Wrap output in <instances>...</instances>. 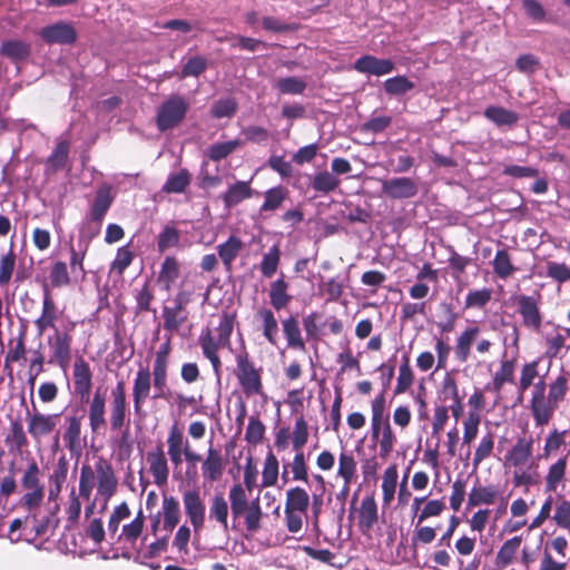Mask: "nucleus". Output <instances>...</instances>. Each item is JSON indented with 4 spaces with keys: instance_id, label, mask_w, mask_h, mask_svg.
<instances>
[{
    "instance_id": "obj_19",
    "label": "nucleus",
    "mask_w": 570,
    "mask_h": 570,
    "mask_svg": "<svg viewBox=\"0 0 570 570\" xmlns=\"http://www.w3.org/2000/svg\"><path fill=\"white\" fill-rule=\"evenodd\" d=\"M75 393L81 401H88L92 389V372L83 357H78L73 364Z\"/></svg>"
},
{
    "instance_id": "obj_12",
    "label": "nucleus",
    "mask_w": 570,
    "mask_h": 570,
    "mask_svg": "<svg viewBox=\"0 0 570 570\" xmlns=\"http://www.w3.org/2000/svg\"><path fill=\"white\" fill-rule=\"evenodd\" d=\"M59 414H45L35 411L32 414H27V431L36 443H40L42 438L51 434L59 420Z\"/></svg>"
},
{
    "instance_id": "obj_52",
    "label": "nucleus",
    "mask_w": 570,
    "mask_h": 570,
    "mask_svg": "<svg viewBox=\"0 0 570 570\" xmlns=\"http://www.w3.org/2000/svg\"><path fill=\"white\" fill-rule=\"evenodd\" d=\"M282 252L278 245H273L267 253L263 255L259 264V271L264 277H273L279 266Z\"/></svg>"
},
{
    "instance_id": "obj_15",
    "label": "nucleus",
    "mask_w": 570,
    "mask_h": 570,
    "mask_svg": "<svg viewBox=\"0 0 570 570\" xmlns=\"http://www.w3.org/2000/svg\"><path fill=\"white\" fill-rule=\"evenodd\" d=\"M42 40L49 45H72L77 40V31L70 22L58 21L42 28L39 32Z\"/></svg>"
},
{
    "instance_id": "obj_18",
    "label": "nucleus",
    "mask_w": 570,
    "mask_h": 570,
    "mask_svg": "<svg viewBox=\"0 0 570 570\" xmlns=\"http://www.w3.org/2000/svg\"><path fill=\"white\" fill-rule=\"evenodd\" d=\"M88 421L91 433H99L106 426V394L97 389L88 401Z\"/></svg>"
},
{
    "instance_id": "obj_16",
    "label": "nucleus",
    "mask_w": 570,
    "mask_h": 570,
    "mask_svg": "<svg viewBox=\"0 0 570 570\" xmlns=\"http://www.w3.org/2000/svg\"><path fill=\"white\" fill-rule=\"evenodd\" d=\"M382 193L392 199H406L415 197L419 187L410 177H394L383 180Z\"/></svg>"
},
{
    "instance_id": "obj_2",
    "label": "nucleus",
    "mask_w": 570,
    "mask_h": 570,
    "mask_svg": "<svg viewBox=\"0 0 570 570\" xmlns=\"http://www.w3.org/2000/svg\"><path fill=\"white\" fill-rule=\"evenodd\" d=\"M248 494L243 485L237 482L228 491V501L234 522L243 519L245 529L255 533L262 528L263 510L259 498L249 500Z\"/></svg>"
},
{
    "instance_id": "obj_44",
    "label": "nucleus",
    "mask_w": 570,
    "mask_h": 570,
    "mask_svg": "<svg viewBox=\"0 0 570 570\" xmlns=\"http://www.w3.org/2000/svg\"><path fill=\"white\" fill-rule=\"evenodd\" d=\"M309 505V495L301 487H294L286 491L285 509L306 513Z\"/></svg>"
},
{
    "instance_id": "obj_24",
    "label": "nucleus",
    "mask_w": 570,
    "mask_h": 570,
    "mask_svg": "<svg viewBox=\"0 0 570 570\" xmlns=\"http://www.w3.org/2000/svg\"><path fill=\"white\" fill-rule=\"evenodd\" d=\"M288 289L289 284L285 279V274L281 273L279 277L269 285L268 296L273 308L281 311L291 303L293 296L288 293Z\"/></svg>"
},
{
    "instance_id": "obj_31",
    "label": "nucleus",
    "mask_w": 570,
    "mask_h": 570,
    "mask_svg": "<svg viewBox=\"0 0 570 570\" xmlns=\"http://www.w3.org/2000/svg\"><path fill=\"white\" fill-rule=\"evenodd\" d=\"M500 497V490L497 485H479L474 487L468 498L469 507H479L482 504H494Z\"/></svg>"
},
{
    "instance_id": "obj_14",
    "label": "nucleus",
    "mask_w": 570,
    "mask_h": 570,
    "mask_svg": "<svg viewBox=\"0 0 570 570\" xmlns=\"http://www.w3.org/2000/svg\"><path fill=\"white\" fill-rule=\"evenodd\" d=\"M153 383V372L148 367H141L137 371L132 385L134 412L137 416H142V409L146 400L149 397Z\"/></svg>"
},
{
    "instance_id": "obj_46",
    "label": "nucleus",
    "mask_w": 570,
    "mask_h": 570,
    "mask_svg": "<svg viewBox=\"0 0 570 570\" xmlns=\"http://www.w3.org/2000/svg\"><path fill=\"white\" fill-rule=\"evenodd\" d=\"M492 267L494 274L501 279L509 278L517 271V267L513 265L512 258L505 248L497 250L492 261Z\"/></svg>"
},
{
    "instance_id": "obj_17",
    "label": "nucleus",
    "mask_w": 570,
    "mask_h": 570,
    "mask_svg": "<svg viewBox=\"0 0 570 570\" xmlns=\"http://www.w3.org/2000/svg\"><path fill=\"white\" fill-rule=\"evenodd\" d=\"M353 68L367 76L382 77L391 73L395 65L391 59H382L372 55H364L355 60Z\"/></svg>"
},
{
    "instance_id": "obj_28",
    "label": "nucleus",
    "mask_w": 570,
    "mask_h": 570,
    "mask_svg": "<svg viewBox=\"0 0 570 570\" xmlns=\"http://www.w3.org/2000/svg\"><path fill=\"white\" fill-rule=\"evenodd\" d=\"M372 419H371V434L373 440H379L386 421H390L389 415H385V396L384 392L379 394L371 404Z\"/></svg>"
},
{
    "instance_id": "obj_9",
    "label": "nucleus",
    "mask_w": 570,
    "mask_h": 570,
    "mask_svg": "<svg viewBox=\"0 0 570 570\" xmlns=\"http://www.w3.org/2000/svg\"><path fill=\"white\" fill-rule=\"evenodd\" d=\"M48 344L51 352L49 363L66 370L71 360L72 335L68 331L56 330Z\"/></svg>"
},
{
    "instance_id": "obj_26",
    "label": "nucleus",
    "mask_w": 570,
    "mask_h": 570,
    "mask_svg": "<svg viewBox=\"0 0 570 570\" xmlns=\"http://www.w3.org/2000/svg\"><path fill=\"white\" fill-rule=\"evenodd\" d=\"M479 334H480L479 326L473 325V326H468L456 337L454 353H455V357L459 362L464 363L470 358L472 344L475 342Z\"/></svg>"
},
{
    "instance_id": "obj_38",
    "label": "nucleus",
    "mask_w": 570,
    "mask_h": 570,
    "mask_svg": "<svg viewBox=\"0 0 570 570\" xmlns=\"http://www.w3.org/2000/svg\"><path fill=\"white\" fill-rule=\"evenodd\" d=\"M289 190L283 186L278 185L267 189L264 193V202L259 208L261 213H269L279 209L283 206V203L288 199Z\"/></svg>"
},
{
    "instance_id": "obj_5",
    "label": "nucleus",
    "mask_w": 570,
    "mask_h": 570,
    "mask_svg": "<svg viewBox=\"0 0 570 570\" xmlns=\"http://www.w3.org/2000/svg\"><path fill=\"white\" fill-rule=\"evenodd\" d=\"M171 350V336L169 335L155 353L153 364V385L157 392L155 399H168V370Z\"/></svg>"
},
{
    "instance_id": "obj_42",
    "label": "nucleus",
    "mask_w": 570,
    "mask_h": 570,
    "mask_svg": "<svg viewBox=\"0 0 570 570\" xmlns=\"http://www.w3.org/2000/svg\"><path fill=\"white\" fill-rule=\"evenodd\" d=\"M521 542L522 538L520 535H517L507 540L501 546L495 557V566L499 569H504L514 561Z\"/></svg>"
},
{
    "instance_id": "obj_40",
    "label": "nucleus",
    "mask_w": 570,
    "mask_h": 570,
    "mask_svg": "<svg viewBox=\"0 0 570 570\" xmlns=\"http://www.w3.org/2000/svg\"><path fill=\"white\" fill-rule=\"evenodd\" d=\"M357 462L352 451L343 450L338 455L337 476L346 483L356 480Z\"/></svg>"
},
{
    "instance_id": "obj_37",
    "label": "nucleus",
    "mask_w": 570,
    "mask_h": 570,
    "mask_svg": "<svg viewBox=\"0 0 570 570\" xmlns=\"http://www.w3.org/2000/svg\"><path fill=\"white\" fill-rule=\"evenodd\" d=\"M515 360H503L487 389L499 394L505 383L514 382Z\"/></svg>"
},
{
    "instance_id": "obj_20",
    "label": "nucleus",
    "mask_w": 570,
    "mask_h": 570,
    "mask_svg": "<svg viewBox=\"0 0 570 570\" xmlns=\"http://www.w3.org/2000/svg\"><path fill=\"white\" fill-rule=\"evenodd\" d=\"M58 320V308L57 304L47 286L43 289V299H42V311L41 315L35 321V325L39 332L42 334L48 328L58 330L56 326V322Z\"/></svg>"
},
{
    "instance_id": "obj_21",
    "label": "nucleus",
    "mask_w": 570,
    "mask_h": 570,
    "mask_svg": "<svg viewBox=\"0 0 570 570\" xmlns=\"http://www.w3.org/2000/svg\"><path fill=\"white\" fill-rule=\"evenodd\" d=\"M69 471V460L65 454L60 455L53 465L52 472L49 474L48 499L56 501L67 481Z\"/></svg>"
},
{
    "instance_id": "obj_39",
    "label": "nucleus",
    "mask_w": 570,
    "mask_h": 570,
    "mask_svg": "<svg viewBox=\"0 0 570 570\" xmlns=\"http://www.w3.org/2000/svg\"><path fill=\"white\" fill-rule=\"evenodd\" d=\"M30 51V45L22 40H7L0 46V55L14 62L26 60L29 57Z\"/></svg>"
},
{
    "instance_id": "obj_27",
    "label": "nucleus",
    "mask_w": 570,
    "mask_h": 570,
    "mask_svg": "<svg viewBox=\"0 0 570 570\" xmlns=\"http://www.w3.org/2000/svg\"><path fill=\"white\" fill-rule=\"evenodd\" d=\"M180 275V264L174 256H166L160 265L157 282L169 292Z\"/></svg>"
},
{
    "instance_id": "obj_36",
    "label": "nucleus",
    "mask_w": 570,
    "mask_h": 570,
    "mask_svg": "<svg viewBox=\"0 0 570 570\" xmlns=\"http://www.w3.org/2000/svg\"><path fill=\"white\" fill-rule=\"evenodd\" d=\"M6 444L11 451H22L29 445L27 434L20 417L10 421L9 432L4 439Z\"/></svg>"
},
{
    "instance_id": "obj_47",
    "label": "nucleus",
    "mask_w": 570,
    "mask_h": 570,
    "mask_svg": "<svg viewBox=\"0 0 570 570\" xmlns=\"http://www.w3.org/2000/svg\"><path fill=\"white\" fill-rule=\"evenodd\" d=\"M567 456L560 458L551 464L546 475V491H557L559 484L566 479Z\"/></svg>"
},
{
    "instance_id": "obj_53",
    "label": "nucleus",
    "mask_w": 570,
    "mask_h": 570,
    "mask_svg": "<svg viewBox=\"0 0 570 570\" xmlns=\"http://www.w3.org/2000/svg\"><path fill=\"white\" fill-rule=\"evenodd\" d=\"M279 473V462L276 455L269 451L266 454L264 461V468L262 472V487L268 488L274 487L277 483Z\"/></svg>"
},
{
    "instance_id": "obj_54",
    "label": "nucleus",
    "mask_w": 570,
    "mask_h": 570,
    "mask_svg": "<svg viewBox=\"0 0 570 570\" xmlns=\"http://www.w3.org/2000/svg\"><path fill=\"white\" fill-rule=\"evenodd\" d=\"M66 423H67V426L63 432V441L66 443V446L70 451H72L80 445L81 417L67 416Z\"/></svg>"
},
{
    "instance_id": "obj_29",
    "label": "nucleus",
    "mask_w": 570,
    "mask_h": 570,
    "mask_svg": "<svg viewBox=\"0 0 570 570\" xmlns=\"http://www.w3.org/2000/svg\"><path fill=\"white\" fill-rule=\"evenodd\" d=\"M243 249V242L240 238L232 235L228 239L217 246V254L222 259L225 271L230 273L233 271V263Z\"/></svg>"
},
{
    "instance_id": "obj_4",
    "label": "nucleus",
    "mask_w": 570,
    "mask_h": 570,
    "mask_svg": "<svg viewBox=\"0 0 570 570\" xmlns=\"http://www.w3.org/2000/svg\"><path fill=\"white\" fill-rule=\"evenodd\" d=\"M40 475V468L32 459L23 470L20 480V485L26 491L21 498V504L29 511L39 508L45 498V485Z\"/></svg>"
},
{
    "instance_id": "obj_55",
    "label": "nucleus",
    "mask_w": 570,
    "mask_h": 570,
    "mask_svg": "<svg viewBox=\"0 0 570 570\" xmlns=\"http://www.w3.org/2000/svg\"><path fill=\"white\" fill-rule=\"evenodd\" d=\"M145 528V515L144 511L140 509L135 519L125 524L121 530V534L119 535V540L124 539L126 542L135 543L138 538L141 535Z\"/></svg>"
},
{
    "instance_id": "obj_25",
    "label": "nucleus",
    "mask_w": 570,
    "mask_h": 570,
    "mask_svg": "<svg viewBox=\"0 0 570 570\" xmlns=\"http://www.w3.org/2000/svg\"><path fill=\"white\" fill-rule=\"evenodd\" d=\"M203 478L208 482H216L222 479L224 473V462L222 453L209 446L207 455L202 464Z\"/></svg>"
},
{
    "instance_id": "obj_13",
    "label": "nucleus",
    "mask_w": 570,
    "mask_h": 570,
    "mask_svg": "<svg viewBox=\"0 0 570 570\" xmlns=\"http://www.w3.org/2000/svg\"><path fill=\"white\" fill-rule=\"evenodd\" d=\"M185 513L188 517L195 532H199L205 527L206 508L197 490H187L183 494Z\"/></svg>"
},
{
    "instance_id": "obj_62",
    "label": "nucleus",
    "mask_w": 570,
    "mask_h": 570,
    "mask_svg": "<svg viewBox=\"0 0 570 570\" xmlns=\"http://www.w3.org/2000/svg\"><path fill=\"white\" fill-rule=\"evenodd\" d=\"M397 469L396 465H390L386 468L383 474L382 492L383 502L390 504L394 499L395 489L397 484Z\"/></svg>"
},
{
    "instance_id": "obj_61",
    "label": "nucleus",
    "mask_w": 570,
    "mask_h": 570,
    "mask_svg": "<svg viewBox=\"0 0 570 570\" xmlns=\"http://www.w3.org/2000/svg\"><path fill=\"white\" fill-rule=\"evenodd\" d=\"M439 330L442 333H451L455 327L459 315L455 313L454 307L451 303H441L439 305Z\"/></svg>"
},
{
    "instance_id": "obj_11",
    "label": "nucleus",
    "mask_w": 570,
    "mask_h": 570,
    "mask_svg": "<svg viewBox=\"0 0 570 570\" xmlns=\"http://www.w3.org/2000/svg\"><path fill=\"white\" fill-rule=\"evenodd\" d=\"M110 396V429L111 431H121L128 414L125 382H117L116 386L111 390Z\"/></svg>"
},
{
    "instance_id": "obj_57",
    "label": "nucleus",
    "mask_w": 570,
    "mask_h": 570,
    "mask_svg": "<svg viewBox=\"0 0 570 570\" xmlns=\"http://www.w3.org/2000/svg\"><path fill=\"white\" fill-rule=\"evenodd\" d=\"M414 382V373L410 365L409 356H404L399 367V376L394 389V394L405 393Z\"/></svg>"
},
{
    "instance_id": "obj_35",
    "label": "nucleus",
    "mask_w": 570,
    "mask_h": 570,
    "mask_svg": "<svg viewBox=\"0 0 570 570\" xmlns=\"http://www.w3.org/2000/svg\"><path fill=\"white\" fill-rule=\"evenodd\" d=\"M228 512V502L225 499L224 494L216 493L210 500L208 517L209 520L218 523L226 532L229 530Z\"/></svg>"
},
{
    "instance_id": "obj_60",
    "label": "nucleus",
    "mask_w": 570,
    "mask_h": 570,
    "mask_svg": "<svg viewBox=\"0 0 570 570\" xmlns=\"http://www.w3.org/2000/svg\"><path fill=\"white\" fill-rule=\"evenodd\" d=\"M435 537L436 530L434 528L428 525L421 527L417 522L411 538V550L413 557L416 558L419 544H429L435 540Z\"/></svg>"
},
{
    "instance_id": "obj_8",
    "label": "nucleus",
    "mask_w": 570,
    "mask_h": 570,
    "mask_svg": "<svg viewBox=\"0 0 570 570\" xmlns=\"http://www.w3.org/2000/svg\"><path fill=\"white\" fill-rule=\"evenodd\" d=\"M569 379L570 373L563 372L548 385V394L546 395V402L543 405L544 412H542L540 426L549 423L554 412L559 407V404L566 399L569 389Z\"/></svg>"
},
{
    "instance_id": "obj_43",
    "label": "nucleus",
    "mask_w": 570,
    "mask_h": 570,
    "mask_svg": "<svg viewBox=\"0 0 570 570\" xmlns=\"http://www.w3.org/2000/svg\"><path fill=\"white\" fill-rule=\"evenodd\" d=\"M256 317L262 322L263 335L269 344L276 345L278 323L272 309L262 307L257 311Z\"/></svg>"
},
{
    "instance_id": "obj_3",
    "label": "nucleus",
    "mask_w": 570,
    "mask_h": 570,
    "mask_svg": "<svg viewBox=\"0 0 570 570\" xmlns=\"http://www.w3.org/2000/svg\"><path fill=\"white\" fill-rule=\"evenodd\" d=\"M235 375L238 385L246 396L262 395L264 393L263 368L255 366L245 348L236 355Z\"/></svg>"
},
{
    "instance_id": "obj_59",
    "label": "nucleus",
    "mask_w": 570,
    "mask_h": 570,
    "mask_svg": "<svg viewBox=\"0 0 570 570\" xmlns=\"http://www.w3.org/2000/svg\"><path fill=\"white\" fill-rule=\"evenodd\" d=\"M291 434L294 452L303 450L309 436L308 424L303 414L296 417L294 429Z\"/></svg>"
},
{
    "instance_id": "obj_6",
    "label": "nucleus",
    "mask_w": 570,
    "mask_h": 570,
    "mask_svg": "<svg viewBox=\"0 0 570 570\" xmlns=\"http://www.w3.org/2000/svg\"><path fill=\"white\" fill-rule=\"evenodd\" d=\"M190 301V294L179 291L173 298V305H164L163 307V327L169 333H177L180 327L188 321L187 305Z\"/></svg>"
},
{
    "instance_id": "obj_7",
    "label": "nucleus",
    "mask_w": 570,
    "mask_h": 570,
    "mask_svg": "<svg viewBox=\"0 0 570 570\" xmlns=\"http://www.w3.org/2000/svg\"><path fill=\"white\" fill-rule=\"evenodd\" d=\"M541 294L517 296V311L522 320V325L532 331L539 333L542 327L543 314L540 309Z\"/></svg>"
},
{
    "instance_id": "obj_63",
    "label": "nucleus",
    "mask_w": 570,
    "mask_h": 570,
    "mask_svg": "<svg viewBox=\"0 0 570 570\" xmlns=\"http://www.w3.org/2000/svg\"><path fill=\"white\" fill-rule=\"evenodd\" d=\"M494 449V435L492 433H487L483 435L475 449L474 456L472 460V465L474 470H476L480 464L489 459Z\"/></svg>"
},
{
    "instance_id": "obj_50",
    "label": "nucleus",
    "mask_w": 570,
    "mask_h": 570,
    "mask_svg": "<svg viewBox=\"0 0 570 570\" xmlns=\"http://www.w3.org/2000/svg\"><path fill=\"white\" fill-rule=\"evenodd\" d=\"M546 389L547 384L543 380H540L534 384V389L532 391V396L530 401V410L533 416V420L537 425L540 426L541 416L543 411V405L546 402Z\"/></svg>"
},
{
    "instance_id": "obj_45",
    "label": "nucleus",
    "mask_w": 570,
    "mask_h": 570,
    "mask_svg": "<svg viewBox=\"0 0 570 570\" xmlns=\"http://www.w3.org/2000/svg\"><path fill=\"white\" fill-rule=\"evenodd\" d=\"M283 333L287 345L296 350H305V343L301 334L298 321L295 316H289L282 322Z\"/></svg>"
},
{
    "instance_id": "obj_48",
    "label": "nucleus",
    "mask_w": 570,
    "mask_h": 570,
    "mask_svg": "<svg viewBox=\"0 0 570 570\" xmlns=\"http://www.w3.org/2000/svg\"><path fill=\"white\" fill-rule=\"evenodd\" d=\"M187 109H159L156 125L159 131H166L178 126L185 118Z\"/></svg>"
},
{
    "instance_id": "obj_1",
    "label": "nucleus",
    "mask_w": 570,
    "mask_h": 570,
    "mask_svg": "<svg viewBox=\"0 0 570 570\" xmlns=\"http://www.w3.org/2000/svg\"><path fill=\"white\" fill-rule=\"evenodd\" d=\"M236 314L223 313L220 322L216 328L217 336L213 335V331L207 327L202 331L198 343L202 348L203 355L210 362L214 373L219 376L222 371V361L218 355L220 348L232 347V333Z\"/></svg>"
},
{
    "instance_id": "obj_34",
    "label": "nucleus",
    "mask_w": 570,
    "mask_h": 570,
    "mask_svg": "<svg viewBox=\"0 0 570 570\" xmlns=\"http://www.w3.org/2000/svg\"><path fill=\"white\" fill-rule=\"evenodd\" d=\"M112 202L114 198L111 196L110 188H99L90 208V219L96 223H101Z\"/></svg>"
},
{
    "instance_id": "obj_23",
    "label": "nucleus",
    "mask_w": 570,
    "mask_h": 570,
    "mask_svg": "<svg viewBox=\"0 0 570 570\" xmlns=\"http://www.w3.org/2000/svg\"><path fill=\"white\" fill-rule=\"evenodd\" d=\"M533 453V439L531 436L518 438L511 450L507 453V462L514 466L520 468L529 462Z\"/></svg>"
},
{
    "instance_id": "obj_56",
    "label": "nucleus",
    "mask_w": 570,
    "mask_h": 570,
    "mask_svg": "<svg viewBox=\"0 0 570 570\" xmlns=\"http://www.w3.org/2000/svg\"><path fill=\"white\" fill-rule=\"evenodd\" d=\"M415 83L405 76H396L384 81V91L390 96H403L411 91Z\"/></svg>"
},
{
    "instance_id": "obj_51",
    "label": "nucleus",
    "mask_w": 570,
    "mask_h": 570,
    "mask_svg": "<svg viewBox=\"0 0 570 570\" xmlns=\"http://www.w3.org/2000/svg\"><path fill=\"white\" fill-rule=\"evenodd\" d=\"M180 232L173 224H167L157 236V250L165 253L169 248L179 246Z\"/></svg>"
},
{
    "instance_id": "obj_41",
    "label": "nucleus",
    "mask_w": 570,
    "mask_h": 570,
    "mask_svg": "<svg viewBox=\"0 0 570 570\" xmlns=\"http://www.w3.org/2000/svg\"><path fill=\"white\" fill-rule=\"evenodd\" d=\"M252 197V188L248 181H237L229 186L222 196L226 208H232L240 202Z\"/></svg>"
},
{
    "instance_id": "obj_33",
    "label": "nucleus",
    "mask_w": 570,
    "mask_h": 570,
    "mask_svg": "<svg viewBox=\"0 0 570 570\" xmlns=\"http://www.w3.org/2000/svg\"><path fill=\"white\" fill-rule=\"evenodd\" d=\"M191 183V174L187 168H180L176 173H170L161 187L165 194H183Z\"/></svg>"
},
{
    "instance_id": "obj_10",
    "label": "nucleus",
    "mask_w": 570,
    "mask_h": 570,
    "mask_svg": "<svg viewBox=\"0 0 570 570\" xmlns=\"http://www.w3.org/2000/svg\"><path fill=\"white\" fill-rule=\"evenodd\" d=\"M97 494L104 498L105 504L116 494L118 489V479L115 474L112 464L100 456L95 462Z\"/></svg>"
},
{
    "instance_id": "obj_64",
    "label": "nucleus",
    "mask_w": 570,
    "mask_h": 570,
    "mask_svg": "<svg viewBox=\"0 0 570 570\" xmlns=\"http://www.w3.org/2000/svg\"><path fill=\"white\" fill-rule=\"evenodd\" d=\"M275 88L284 95H299L306 88V81L298 77H284L275 81Z\"/></svg>"
},
{
    "instance_id": "obj_30",
    "label": "nucleus",
    "mask_w": 570,
    "mask_h": 570,
    "mask_svg": "<svg viewBox=\"0 0 570 570\" xmlns=\"http://www.w3.org/2000/svg\"><path fill=\"white\" fill-rule=\"evenodd\" d=\"M358 527L362 531H370L377 522V504L373 494L363 498L358 509Z\"/></svg>"
},
{
    "instance_id": "obj_32",
    "label": "nucleus",
    "mask_w": 570,
    "mask_h": 570,
    "mask_svg": "<svg viewBox=\"0 0 570 570\" xmlns=\"http://www.w3.org/2000/svg\"><path fill=\"white\" fill-rule=\"evenodd\" d=\"M164 517L163 528L170 534L180 520L179 502L175 497L164 495L161 512Z\"/></svg>"
},
{
    "instance_id": "obj_58",
    "label": "nucleus",
    "mask_w": 570,
    "mask_h": 570,
    "mask_svg": "<svg viewBox=\"0 0 570 570\" xmlns=\"http://www.w3.org/2000/svg\"><path fill=\"white\" fill-rule=\"evenodd\" d=\"M341 184V180L327 170L317 173L312 181V187L317 193L328 194L335 190Z\"/></svg>"
},
{
    "instance_id": "obj_22",
    "label": "nucleus",
    "mask_w": 570,
    "mask_h": 570,
    "mask_svg": "<svg viewBox=\"0 0 570 570\" xmlns=\"http://www.w3.org/2000/svg\"><path fill=\"white\" fill-rule=\"evenodd\" d=\"M149 471L154 476V482L158 485H165L168 481L169 468L163 446H157L147 454Z\"/></svg>"
},
{
    "instance_id": "obj_49",
    "label": "nucleus",
    "mask_w": 570,
    "mask_h": 570,
    "mask_svg": "<svg viewBox=\"0 0 570 570\" xmlns=\"http://www.w3.org/2000/svg\"><path fill=\"white\" fill-rule=\"evenodd\" d=\"M70 150V144L68 140H60L55 146L52 153L47 158V166L53 173L65 168Z\"/></svg>"
}]
</instances>
